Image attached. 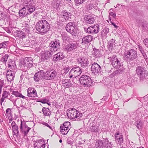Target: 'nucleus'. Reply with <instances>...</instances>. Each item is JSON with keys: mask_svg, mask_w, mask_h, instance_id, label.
<instances>
[{"mask_svg": "<svg viewBox=\"0 0 148 148\" xmlns=\"http://www.w3.org/2000/svg\"><path fill=\"white\" fill-rule=\"evenodd\" d=\"M32 1H24L25 7L20 10L19 12L21 17L23 18L29 14V12L31 14L35 10L34 2Z\"/></svg>", "mask_w": 148, "mask_h": 148, "instance_id": "obj_1", "label": "nucleus"}, {"mask_svg": "<svg viewBox=\"0 0 148 148\" xmlns=\"http://www.w3.org/2000/svg\"><path fill=\"white\" fill-rule=\"evenodd\" d=\"M50 27L49 22L45 20L39 21L36 25V28L41 35L46 34L49 29Z\"/></svg>", "mask_w": 148, "mask_h": 148, "instance_id": "obj_2", "label": "nucleus"}, {"mask_svg": "<svg viewBox=\"0 0 148 148\" xmlns=\"http://www.w3.org/2000/svg\"><path fill=\"white\" fill-rule=\"evenodd\" d=\"M124 57L130 62L135 63L137 60V52L134 49H131L124 52Z\"/></svg>", "mask_w": 148, "mask_h": 148, "instance_id": "obj_3", "label": "nucleus"}, {"mask_svg": "<svg viewBox=\"0 0 148 148\" xmlns=\"http://www.w3.org/2000/svg\"><path fill=\"white\" fill-rule=\"evenodd\" d=\"M95 146L96 148H112V145L107 138L97 140Z\"/></svg>", "mask_w": 148, "mask_h": 148, "instance_id": "obj_4", "label": "nucleus"}, {"mask_svg": "<svg viewBox=\"0 0 148 148\" xmlns=\"http://www.w3.org/2000/svg\"><path fill=\"white\" fill-rule=\"evenodd\" d=\"M80 84L84 87H89L93 84V82L89 76L86 75H82L79 78Z\"/></svg>", "mask_w": 148, "mask_h": 148, "instance_id": "obj_5", "label": "nucleus"}, {"mask_svg": "<svg viewBox=\"0 0 148 148\" xmlns=\"http://www.w3.org/2000/svg\"><path fill=\"white\" fill-rule=\"evenodd\" d=\"M82 115V113L75 108H72L67 113V116L69 117L70 116V118L77 121L80 120Z\"/></svg>", "mask_w": 148, "mask_h": 148, "instance_id": "obj_6", "label": "nucleus"}, {"mask_svg": "<svg viewBox=\"0 0 148 148\" xmlns=\"http://www.w3.org/2000/svg\"><path fill=\"white\" fill-rule=\"evenodd\" d=\"M136 73L138 77L140 78V80H143L146 78L147 75V72L145 70V67L139 66L136 67Z\"/></svg>", "mask_w": 148, "mask_h": 148, "instance_id": "obj_7", "label": "nucleus"}, {"mask_svg": "<svg viewBox=\"0 0 148 148\" xmlns=\"http://www.w3.org/2000/svg\"><path fill=\"white\" fill-rule=\"evenodd\" d=\"M82 73L80 68L79 66H76L71 70L69 73V76L70 78H75L79 76Z\"/></svg>", "mask_w": 148, "mask_h": 148, "instance_id": "obj_8", "label": "nucleus"}, {"mask_svg": "<svg viewBox=\"0 0 148 148\" xmlns=\"http://www.w3.org/2000/svg\"><path fill=\"white\" fill-rule=\"evenodd\" d=\"M20 131L24 134L25 136H26L31 128L28 127L26 124L25 121L23 119L21 120V124L20 126Z\"/></svg>", "mask_w": 148, "mask_h": 148, "instance_id": "obj_9", "label": "nucleus"}, {"mask_svg": "<svg viewBox=\"0 0 148 148\" xmlns=\"http://www.w3.org/2000/svg\"><path fill=\"white\" fill-rule=\"evenodd\" d=\"M60 46L59 40L56 39L51 41L49 45L50 50L52 52L57 51L59 49Z\"/></svg>", "mask_w": 148, "mask_h": 148, "instance_id": "obj_10", "label": "nucleus"}, {"mask_svg": "<svg viewBox=\"0 0 148 148\" xmlns=\"http://www.w3.org/2000/svg\"><path fill=\"white\" fill-rule=\"evenodd\" d=\"M52 55L53 53L50 51H42L40 53V59L41 61L48 62Z\"/></svg>", "mask_w": 148, "mask_h": 148, "instance_id": "obj_11", "label": "nucleus"}, {"mask_svg": "<svg viewBox=\"0 0 148 148\" xmlns=\"http://www.w3.org/2000/svg\"><path fill=\"white\" fill-rule=\"evenodd\" d=\"M66 30L73 35L77 32V27L75 23H74L71 22L68 23L66 26Z\"/></svg>", "mask_w": 148, "mask_h": 148, "instance_id": "obj_12", "label": "nucleus"}, {"mask_svg": "<svg viewBox=\"0 0 148 148\" xmlns=\"http://www.w3.org/2000/svg\"><path fill=\"white\" fill-rule=\"evenodd\" d=\"M57 75L56 71L54 70L47 71L45 72V79L47 80H51L53 79Z\"/></svg>", "mask_w": 148, "mask_h": 148, "instance_id": "obj_13", "label": "nucleus"}, {"mask_svg": "<svg viewBox=\"0 0 148 148\" xmlns=\"http://www.w3.org/2000/svg\"><path fill=\"white\" fill-rule=\"evenodd\" d=\"M110 62L113 66L116 69H118L123 65V64L120 62V60L117 58L116 56H113Z\"/></svg>", "mask_w": 148, "mask_h": 148, "instance_id": "obj_14", "label": "nucleus"}, {"mask_svg": "<svg viewBox=\"0 0 148 148\" xmlns=\"http://www.w3.org/2000/svg\"><path fill=\"white\" fill-rule=\"evenodd\" d=\"M77 61L78 64H80V65L82 67H86L88 65V59L85 57L78 58Z\"/></svg>", "mask_w": 148, "mask_h": 148, "instance_id": "obj_15", "label": "nucleus"}, {"mask_svg": "<svg viewBox=\"0 0 148 148\" xmlns=\"http://www.w3.org/2000/svg\"><path fill=\"white\" fill-rule=\"evenodd\" d=\"M99 26L98 24L94 26L89 27L86 30V32L88 34L97 33L99 30Z\"/></svg>", "mask_w": 148, "mask_h": 148, "instance_id": "obj_16", "label": "nucleus"}, {"mask_svg": "<svg viewBox=\"0 0 148 148\" xmlns=\"http://www.w3.org/2000/svg\"><path fill=\"white\" fill-rule=\"evenodd\" d=\"M16 72L13 70H9L6 73V77L7 80L11 82L14 79Z\"/></svg>", "mask_w": 148, "mask_h": 148, "instance_id": "obj_17", "label": "nucleus"}, {"mask_svg": "<svg viewBox=\"0 0 148 148\" xmlns=\"http://www.w3.org/2000/svg\"><path fill=\"white\" fill-rule=\"evenodd\" d=\"M115 139L120 145L123 142V136L121 133L116 132L114 134Z\"/></svg>", "mask_w": 148, "mask_h": 148, "instance_id": "obj_18", "label": "nucleus"}, {"mask_svg": "<svg viewBox=\"0 0 148 148\" xmlns=\"http://www.w3.org/2000/svg\"><path fill=\"white\" fill-rule=\"evenodd\" d=\"M33 64V59L31 57H26L24 59L23 64L27 66V68H30L32 66Z\"/></svg>", "mask_w": 148, "mask_h": 148, "instance_id": "obj_19", "label": "nucleus"}, {"mask_svg": "<svg viewBox=\"0 0 148 148\" xmlns=\"http://www.w3.org/2000/svg\"><path fill=\"white\" fill-rule=\"evenodd\" d=\"M91 71L95 73L100 72L101 69L100 66L97 63L94 62L91 66Z\"/></svg>", "mask_w": 148, "mask_h": 148, "instance_id": "obj_20", "label": "nucleus"}, {"mask_svg": "<svg viewBox=\"0 0 148 148\" xmlns=\"http://www.w3.org/2000/svg\"><path fill=\"white\" fill-rule=\"evenodd\" d=\"M65 56L64 53L62 52H59L53 56V61L57 62L64 58Z\"/></svg>", "mask_w": 148, "mask_h": 148, "instance_id": "obj_21", "label": "nucleus"}, {"mask_svg": "<svg viewBox=\"0 0 148 148\" xmlns=\"http://www.w3.org/2000/svg\"><path fill=\"white\" fill-rule=\"evenodd\" d=\"M27 96L29 97H37L36 90L34 88L29 87L27 90Z\"/></svg>", "mask_w": 148, "mask_h": 148, "instance_id": "obj_22", "label": "nucleus"}, {"mask_svg": "<svg viewBox=\"0 0 148 148\" xmlns=\"http://www.w3.org/2000/svg\"><path fill=\"white\" fill-rule=\"evenodd\" d=\"M35 141L34 144V148H44L45 147V144L43 143V142L41 139L37 140Z\"/></svg>", "mask_w": 148, "mask_h": 148, "instance_id": "obj_23", "label": "nucleus"}, {"mask_svg": "<svg viewBox=\"0 0 148 148\" xmlns=\"http://www.w3.org/2000/svg\"><path fill=\"white\" fill-rule=\"evenodd\" d=\"M77 47V43L71 42L67 45L66 49L68 51L71 52L75 49Z\"/></svg>", "mask_w": 148, "mask_h": 148, "instance_id": "obj_24", "label": "nucleus"}, {"mask_svg": "<svg viewBox=\"0 0 148 148\" xmlns=\"http://www.w3.org/2000/svg\"><path fill=\"white\" fill-rule=\"evenodd\" d=\"M85 18L86 21L87 23L90 24L94 23L95 20L94 16L86 15Z\"/></svg>", "mask_w": 148, "mask_h": 148, "instance_id": "obj_25", "label": "nucleus"}, {"mask_svg": "<svg viewBox=\"0 0 148 148\" xmlns=\"http://www.w3.org/2000/svg\"><path fill=\"white\" fill-rule=\"evenodd\" d=\"M93 39L92 36L88 35L84 37L82 40V44L88 43L91 42Z\"/></svg>", "mask_w": 148, "mask_h": 148, "instance_id": "obj_26", "label": "nucleus"}, {"mask_svg": "<svg viewBox=\"0 0 148 148\" xmlns=\"http://www.w3.org/2000/svg\"><path fill=\"white\" fill-rule=\"evenodd\" d=\"M11 125L13 131L14 133V134L16 136H18L19 134L18 126L16 125L15 122L14 121H13L12 122Z\"/></svg>", "mask_w": 148, "mask_h": 148, "instance_id": "obj_27", "label": "nucleus"}, {"mask_svg": "<svg viewBox=\"0 0 148 148\" xmlns=\"http://www.w3.org/2000/svg\"><path fill=\"white\" fill-rule=\"evenodd\" d=\"M94 52L92 53V55L94 56L95 58L100 57L102 56V55L101 54V50L99 49H93Z\"/></svg>", "mask_w": 148, "mask_h": 148, "instance_id": "obj_28", "label": "nucleus"}, {"mask_svg": "<svg viewBox=\"0 0 148 148\" xmlns=\"http://www.w3.org/2000/svg\"><path fill=\"white\" fill-rule=\"evenodd\" d=\"M62 85L65 88H68L70 86V81L69 79H64L62 80Z\"/></svg>", "mask_w": 148, "mask_h": 148, "instance_id": "obj_29", "label": "nucleus"}, {"mask_svg": "<svg viewBox=\"0 0 148 148\" xmlns=\"http://www.w3.org/2000/svg\"><path fill=\"white\" fill-rule=\"evenodd\" d=\"M115 40L113 39H112L108 42V47L109 51L112 50L114 43L115 42Z\"/></svg>", "mask_w": 148, "mask_h": 148, "instance_id": "obj_30", "label": "nucleus"}, {"mask_svg": "<svg viewBox=\"0 0 148 148\" xmlns=\"http://www.w3.org/2000/svg\"><path fill=\"white\" fill-rule=\"evenodd\" d=\"M70 129V128H65L62 127V126L60 127V131L61 133L63 135L66 134Z\"/></svg>", "mask_w": 148, "mask_h": 148, "instance_id": "obj_31", "label": "nucleus"}, {"mask_svg": "<svg viewBox=\"0 0 148 148\" xmlns=\"http://www.w3.org/2000/svg\"><path fill=\"white\" fill-rule=\"evenodd\" d=\"M71 14L70 13H68L66 10H64L63 11V15L62 17H63L65 20H69L71 19L70 16H71Z\"/></svg>", "mask_w": 148, "mask_h": 148, "instance_id": "obj_32", "label": "nucleus"}, {"mask_svg": "<svg viewBox=\"0 0 148 148\" xmlns=\"http://www.w3.org/2000/svg\"><path fill=\"white\" fill-rule=\"evenodd\" d=\"M42 111L44 114L45 116H49L51 114L50 110L48 108L45 107L43 108Z\"/></svg>", "mask_w": 148, "mask_h": 148, "instance_id": "obj_33", "label": "nucleus"}, {"mask_svg": "<svg viewBox=\"0 0 148 148\" xmlns=\"http://www.w3.org/2000/svg\"><path fill=\"white\" fill-rule=\"evenodd\" d=\"M8 66L10 69H12L13 68H14V66H16L15 62L12 60H8Z\"/></svg>", "mask_w": 148, "mask_h": 148, "instance_id": "obj_34", "label": "nucleus"}, {"mask_svg": "<svg viewBox=\"0 0 148 148\" xmlns=\"http://www.w3.org/2000/svg\"><path fill=\"white\" fill-rule=\"evenodd\" d=\"M99 127L96 125L95 124H93L90 127L91 131L92 132H98L99 130Z\"/></svg>", "mask_w": 148, "mask_h": 148, "instance_id": "obj_35", "label": "nucleus"}, {"mask_svg": "<svg viewBox=\"0 0 148 148\" xmlns=\"http://www.w3.org/2000/svg\"><path fill=\"white\" fill-rule=\"evenodd\" d=\"M53 1V2H52L53 7L55 8L56 10H58V7L60 4V1Z\"/></svg>", "mask_w": 148, "mask_h": 148, "instance_id": "obj_36", "label": "nucleus"}, {"mask_svg": "<svg viewBox=\"0 0 148 148\" xmlns=\"http://www.w3.org/2000/svg\"><path fill=\"white\" fill-rule=\"evenodd\" d=\"M37 73L38 74L39 77L41 79L43 78L45 79V72H44L43 70H41L38 71Z\"/></svg>", "mask_w": 148, "mask_h": 148, "instance_id": "obj_37", "label": "nucleus"}, {"mask_svg": "<svg viewBox=\"0 0 148 148\" xmlns=\"http://www.w3.org/2000/svg\"><path fill=\"white\" fill-rule=\"evenodd\" d=\"M70 38L69 36L66 34H64L62 35V39L63 41H68L69 40Z\"/></svg>", "mask_w": 148, "mask_h": 148, "instance_id": "obj_38", "label": "nucleus"}, {"mask_svg": "<svg viewBox=\"0 0 148 148\" xmlns=\"http://www.w3.org/2000/svg\"><path fill=\"white\" fill-rule=\"evenodd\" d=\"M74 143V140L71 137H69L66 140L67 144L70 145L71 146V147L72 148V144Z\"/></svg>", "mask_w": 148, "mask_h": 148, "instance_id": "obj_39", "label": "nucleus"}, {"mask_svg": "<svg viewBox=\"0 0 148 148\" xmlns=\"http://www.w3.org/2000/svg\"><path fill=\"white\" fill-rule=\"evenodd\" d=\"M70 69V68L69 66H67L65 67L64 69L61 70V73L63 74H66L68 72Z\"/></svg>", "mask_w": 148, "mask_h": 148, "instance_id": "obj_40", "label": "nucleus"}, {"mask_svg": "<svg viewBox=\"0 0 148 148\" xmlns=\"http://www.w3.org/2000/svg\"><path fill=\"white\" fill-rule=\"evenodd\" d=\"M8 57L9 56L8 54H5L1 58V61L5 64L8 59Z\"/></svg>", "mask_w": 148, "mask_h": 148, "instance_id": "obj_41", "label": "nucleus"}, {"mask_svg": "<svg viewBox=\"0 0 148 148\" xmlns=\"http://www.w3.org/2000/svg\"><path fill=\"white\" fill-rule=\"evenodd\" d=\"M8 99L13 103L14 106L16 105V101L18 99H15L13 96L11 95Z\"/></svg>", "mask_w": 148, "mask_h": 148, "instance_id": "obj_42", "label": "nucleus"}, {"mask_svg": "<svg viewBox=\"0 0 148 148\" xmlns=\"http://www.w3.org/2000/svg\"><path fill=\"white\" fill-rule=\"evenodd\" d=\"M70 123L69 122H65L64 123L62 124L60 126H62V127H63L65 128H70Z\"/></svg>", "mask_w": 148, "mask_h": 148, "instance_id": "obj_43", "label": "nucleus"}, {"mask_svg": "<svg viewBox=\"0 0 148 148\" xmlns=\"http://www.w3.org/2000/svg\"><path fill=\"white\" fill-rule=\"evenodd\" d=\"M135 123V124H136V126L138 128L140 129L142 128L143 124L140 121H139L138 122L137 121Z\"/></svg>", "mask_w": 148, "mask_h": 148, "instance_id": "obj_44", "label": "nucleus"}, {"mask_svg": "<svg viewBox=\"0 0 148 148\" xmlns=\"http://www.w3.org/2000/svg\"><path fill=\"white\" fill-rule=\"evenodd\" d=\"M12 94L14 95L16 97H19L22 96V94L19 93L18 91H13L12 93Z\"/></svg>", "mask_w": 148, "mask_h": 148, "instance_id": "obj_45", "label": "nucleus"}, {"mask_svg": "<svg viewBox=\"0 0 148 148\" xmlns=\"http://www.w3.org/2000/svg\"><path fill=\"white\" fill-rule=\"evenodd\" d=\"M125 69L124 67H122L120 69H118L116 71V73L120 74L123 73L125 71Z\"/></svg>", "mask_w": 148, "mask_h": 148, "instance_id": "obj_46", "label": "nucleus"}, {"mask_svg": "<svg viewBox=\"0 0 148 148\" xmlns=\"http://www.w3.org/2000/svg\"><path fill=\"white\" fill-rule=\"evenodd\" d=\"M143 29L145 30H148V24L145 22L143 23L142 25Z\"/></svg>", "mask_w": 148, "mask_h": 148, "instance_id": "obj_47", "label": "nucleus"}, {"mask_svg": "<svg viewBox=\"0 0 148 148\" xmlns=\"http://www.w3.org/2000/svg\"><path fill=\"white\" fill-rule=\"evenodd\" d=\"M10 94L9 92L7 91H4L2 95V97L4 98H7L9 95Z\"/></svg>", "mask_w": 148, "mask_h": 148, "instance_id": "obj_48", "label": "nucleus"}, {"mask_svg": "<svg viewBox=\"0 0 148 148\" xmlns=\"http://www.w3.org/2000/svg\"><path fill=\"white\" fill-rule=\"evenodd\" d=\"M38 73H37L35 74L34 76V79L35 81L38 82L40 79H41V78L39 77V75Z\"/></svg>", "mask_w": 148, "mask_h": 148, "instance_id": "obj_49", "label": "nucleus"}, {"mask_svg": "<svg viewBox=\"0 0 148 148\" xmlns=\"http://www.w3.org/2000/svg\"><path fill=\"white\" fill-rule=\"evenodd\" d=\"M6 114L8 116V117H10L11 116V110L10 108H8L6 110Z\"/></svg>", "mask_w": 148, "mask_h": 148, "instance_id": "obj_50", "label": "nucleus"}, {"mask_svg": "<svg viewBox=\"0 0 148 148\" xmlns=\"http://www.w3.org/2000/svg\"><path fill=\"white\" fill-rule=\"evenodd\" d=\"M7 47V45L5 43L3 42L0 44V49L2 48L5 49Z\"/></svg>", "mask_w": 148, "mask_h": 148, "instance_id": "obj_51", "label": "nucleus"}, {"mask_svg": "<svg viewBox=\"0 0 148 148\" xmlns=\"http://www.w3.org/2000/svg\"><path fill=\"white\" fill-rule=\"evenodd\" d=\"M41 124L45 125V126L48 127L51 130H53L51 126L49 125L47 123L44 122H43L41 123Z\"/></svg>", "mask_w": 148, "mask_h": 148, "instance_id": "obj_52", "label": "nucleus"}, {"mask_svg": "<svg viewBox=\"0 0 148 148\" xmlns=\"http://www.w3.org/2000/svg\"><path fill=\"white\" fill-rule=\"evenodd\" d=\"M83 1H75V5L77 6H78L81 4L83 3Z\"/></svg>", "mask_w": 148, "mask_h": 148, "instance_id": "obj_53", "label": "nucleus"}, {"mask_svg": "<svg viewBox=\"0 0 148 148\" xmlns=\"http://www.w3.org/2000/svg\"><path fill=\"white\" fill-rule=\"evenodd\" d=\"M49 101V100L46 98H44L42 99L41 101L40 102L42 103H47V102Z\"/></svg>", "mask_w": 148, "mask_h": 148, "instance_id": "obj_54", "label": "nucleus"}, {"mask_svg": "<svg viewBox=\"0 0 148 148\" xmlns=\"http://www.w3.org/2000/svg\"><path fill=\"white\" fill-rule=\"evenodd\" d=\"M143 42L145 45L148 47V38L145 39L143 40Z\"/></svg>", "mask_w": 148, "mask_h": 148, "instance_id": "obj_55", "label": "nucleus"}, {"mask_svg": "<svg viewBox=\"0 0 148 148\" xmlns=\"http://www.w3.org/2000/svg\"><path fill=\"white\" fill-rule=\"evenodd\" d=\"M25 74V72L23 71L22 72L21 75L20 76V78L22 80L24 77Z\"/></svg>", "mask_w": 148, "mask_h": 148, "instance_id": "obj_56", "label": "nucleus"}, {"mask_svg": "<svg viewBox=\"0 0 148 148\" xmlns=\"http://www.w3.org/2000/svg\"><path fill=\"white\" fill-rule=\"evenodd\" d=\"M109 29L108 28H105L103 29V32L105 34H106L108 33Z\"/></svg>", "mask_w": 148, "mask_h": 148, "instance_id": "obj_57", "label": "nucleus"}, {"mask_svg": "<svg viewBox=\"0 0 148 148\" xmlns=\"http://www.w3.org/2000/svg\"><path fill=\"white\" fill-rule=\"evenodd\" d=\"M138 48L139 50L141 52V53H143V52H144V51L143 49V47L141 46H140V45H138Z\"/></svg>", "mask_w": 148, "mask_h": 148, "instance_id": "obj_58", "label": "nucleus"}, {"mask_svg": "<svg viewBox=\"0 0 148 148\" xmlns=\"http://www.w3.org/2000/svg\"><path fill=\"white\" fill-rule=\"evenodd\" d=\"M88 9L90 10L93 8V5L92 4H89L87 5Z\"/></svg>", "mask_w": 148, "mask_h": 148, "instance_id": "obj_59", "label": "nucleus"}, {"mask_svg": "<svg viewBox=\"0 0 148 148\" xmlns=\"http://www.w3.org/2000/svg\"><path fill=\"white\" fill-rule=\"evenodd\" d=\"M110 14L113 16L114 18H115L116 16V14L113 13V12H111L110 13Z\"/></svg>", "mask_w": 148, "mask_h": 148, "instance_id": "obj_60", "label": "nucleus"}, {"mask_svg": "<svg viewBox=\"0 0 148 148\" xmlns=\"http://www.w3.org/2000/svg\"><path fill=\"white\" fill-rule=\"evenodd\" d=\"M5 98L2 97L1 99H0V102L1 104H2V103L4 101Z\"/></svg>", "mask_w": 148, "mask_h": 148, "instance_id": "obj_61", "label": "nucleus"}, {"mask_svg": "<svg viewBox=\"0 0 148 148\" xmlns=\"http://www.w3.org/2000/svg\"><path fill=\"white\" fill-rule=\"evenodd\" d=\"M141 53L142 54L144 58L145 59H147V56L146 54L144 52H143V53Z\"/></svg>", "mask_w": 148, "mask_h": 148, "instance_id": "obj_62", "label": "nucleus"}, {"mask_svg": "<svg viewBox=\"0 0 148 148\" xmlns=\"http://www.w3.org/2000/svg\"><path fill=\"white\" fill-rule=\"evenodd\" d=\"M16 33H17V34H21V33H23L22 31H20L18 30H16Z\"/></svg>", "mask_w": 148, "mask_h": 148, "instance_id": "obj_63", "label": "nucleus"}, {"mask_svg": "<svg viewBox=\"0 0 148 148\" xmlns=\"http://www.w3.org/2000/svg\"><path fill=\"white\" fill-rule=\"evenodd\" d=\"M111 23H112V25H113L115 28H117L118 27V26L117 25H116L113 22H111Z\"/></svg>", "mask_w": 148, "mask_h": 148, "instance_id": "obj_64", "label": "nucleus"}]
</instances>
